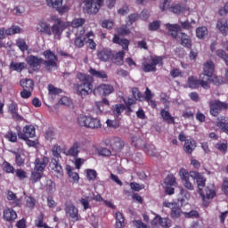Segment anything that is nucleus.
<instances>
[{"mask_svg":"<svg viewBox=\"0 0 228 228\" xmlns=\"http://www.w3.org/2000/svg\"><path fill=\"white\" fill-rule=\"evenodd\" d=\"M83 3V10L85 13H88V15H95L99 13L101 10V6L104 4V0H82Z\"/></svg>","mask_w":228,"mask_h":228,"instance_id":"20e7f679","label":"nucleus"},{"mask_svg":"<svg viewBox=\"0 0 228 228\" xmlns=\"http://www.w3.org/2000/svg\"><path fill=\"white\" fill-rule=\"evenodd\" d=\"M124 110H126L124 104H117L112 108L113 113L116 115V117H118V115H120Z\"/></svg>","mask_w":228,"mask_h":228,"instance_id":"680f3d73","label":"nucleus"},{"mask_svg":"<svg viewBox=\"0 0 228 228\" xmlns=\"http://www.w3.org/2000/svg\"><path fill=\"white\" fill-rule=\"evenodd\" d=\"M101 120L99 118H93L90 116L89 118V124L87 128L89 129H100L101 127Z\"/></svg>","mask_w":228,"mask_h":228,"instance_id":"72a5a7b5","label":"nucleus"},{"mask_svg":"<svg viewBox=\"0 0 228 228\" xmlns=\"http://www.w3.org/2000/svg\"><path fill=\"white\" fill-rule=\"evenodd\" d=\"M59 104L62 106H72V100L67 96H63L60 99Z\"/></svg>","mask_w":228,"mask_h":228,"instance_id":"e2e57ef3","label":"nucleus"},{"mask_svg":"<svg viewBox=\"0 0 228 228\" xmlns=\"http://www.w3.org/2000/svg\"><path fill=\"white\" fill-rule=\"evenodd\" d=\"M126 55V53L124 51H119L116 53L112 56V61L116 63V65H124V56Z\"/></svg>","mask_w":228,"mask_h":228,"instance_id":"c85d7f7f","label":"nucleus"},{"mask_svg":"<svg viewBox=\"0 0 228 228\" xmlns=\"http://www.w3.org/2000/svg\"><path fill=\"white\" fill-rule=\"evenodd\" d=\"M203 77L209 79V86H211V77L215 73V63L211 61H208L203 66Z\"/></svg>","mask_w":228,"mask_h":228,"instance_id":"6ab92c4d","label":"nucleus"},{"mask_svg":"<svg viewBox=\"0 0 228 228\" xmlns=\"http://www.w3.org/2000/svg\"><path fill=\"white\" fill-rule=\"evenodd\" d=\"M37 134L35 126L33 125L25 126L22 131L18 132V138L20 140H29V138H35Z\"/></svg>","mask_w":228,"mask_h":228,"instance_id":"ddd939ff","label":"nucleus"},{"mask_svg":"<svg viewBox=\"0 0 228 228\" xmlns=\"http://www.w3.org/2000/svg\"><path fill=\"white\" fill-rule=\"evenodd\" d=\"M20 85L22 86L23 90H33V80L29 78L20 80Z\"/></svg>","mask_w":228,"mask_h":228,"instance_id":"4c0bfd02","label":"nucleus"},{"mask_svg":"<svg viewBox=\"0 0 228 228\" xmlns=\"http://www.w3.org/2000/svg\"><path fill=\"white\" fill-rule=\"evenodd\" d=\"M96 107V115H102V113H106L110 110V105H104V103L101 102H95Z\"/></svg>","mask_w":228,"mask_h":228,"instance_id":"2f4dec72","label":"nucleus"},{"mask_svg":"<svg viewBox=\"0 0 228 228\" xmlns=\"http://www.w3.org/2000/svg\"><path fill=\"white\" fill-rule=\"evenodd\" d=\"M46 4L49 8L56 10L60 15H64L70 10L69 4H63V0H46Z\"/></svg>","mask_w":228,"mask_h":228,"instance_id":"6e6552de","label":"nucleus"},{"mask_svg":"<svg viewBox=\"0 0 228 228\" xmlns=\"http://www.w3.org/2000/svg\"><path fill=\"white\" fill-rule=\"evenodd\" d=\"M5 138L9 141V142H17V134L12 132V131H9L7 132V134H5Z\"/></svg>","mask_w":228,"mask_h":228,"instance_id":"0e129e2a","label":"nucleus"},{"mask_svg":"<svg viewBox=\"0 0 228 228\" xmlns=\"http://www.w3.org/2000/svg\"><path fill=\"white\" fill-rule=\"evenodd\" d=\"M90 117L85 114H80L77 118V124L81 126V127H88V124H90Z\"/></svg>","mask_w":228,"mask_h":228,"instance_id":"7c9ffc66","label":"nucleus"},{"mask_svg":"<svg viewBox=\"0 0 228 228\" xmlns=\"http://www.w3.org/2000/svg\"><path fill=\"white\" fill-rule=\"evenodd\" d=\"M97 56L101 61H110L111 56H113V52L110 48H103L97 52Z\"/></svg>","mask_w":228,"mask_h":228,"instance_id":"5701e85b","label":"nucleus"},{"mask_svg":"<svg viewBox=\"0 0 228 228\" xmlns=\"http://www.w3.org/2000/svg\"><path fill=\"white\" fill-rule=\"evenodd\" d=\"M80 150L81 143L76 142L67 151H64V154H66V156H72L73 158H77V156H79V152H81Z\"/></svg>","mask_w":228,"mask_h":228,"instance_id":"b1692460","label":"nucleus"},{"mask_svg":"<svg viewBox=\"0 0 228 228\" xmlns=\"http://www.w3.org/2000/svg\"><path fill=\"white\" fill-rule=\"evenodd\" d=\"M171 12L173 13H175L176 15H185L188 16L191 13V12H193L192 9H191L190 7H183L179 4H175L171 6Z\"/></svg>","mask_w":228,"mask_h":228,"instance_id":"aec40b11","label":"nucleus"},{"mask_svg":"<svg viewBox=\"0 0 228 228\" xmlns=\"http://www.w3.org/2000/svg\"><path fill=\"white\" fill-rule=\"evenodd\" d=\"M27 65L25 62H12L10 64V69L15 70L16 72H22L26 69Z\"/></svg>","mask_w":228,"mask_h":228,"instance_id":"e433bc0d","label":"nucleus"},{"mask_svg":"<svg viewBox=\"0 0 228 228\" xmlns=\"http://www.w3.org/2000/svg\"><path fill=\"white\" fill-rule=\"evenodd\" d=\"M197 149V142L192 139H187L183 145V151L186 154H191Z\"/></svg>","mask_w":228,"mask_h":228,"instance_id":"393cba45","label":"nucleus"},{"mask_svg":"<svg viewBox=\"0 0 228 228\" xmlns=\"http://www.w3.org/2000/svg\"><path fill=\"white\" fill-rule=\"evenodd\" d=\"M99 156H111V151L108 150V148L102 147H94Z\"/></svg>","mask_w":228,"mask_h":228,"instance_id":"3c124183","label":"nucleus"},{"mask_svg":"<svg viewBox=\"0 0 228 228\" xmlns=\"http://www.w3.org/2000/svg\"><path fill=\"white\" fill-rule=\"evenodd\" d=\"M42 179V172L34 169L30 175L31 183H38Z\"/></svg>","mask_w":228,"mask_h":228,"instance_id":"c03bdc74","label":"nucleus"},{"mask_svg":"<svg viewBox=\"0 0 228 228\" xmlns=\"http://www.w3.org/2000/svg\"><path fill=\"white\" fill-rule=\"evenodd\" d=\"M47 163H49V158L47 157L36 159L34 170L41 173L44 172V170H45V167H47Z\"/></svg>","mask_w":228,"mask_h":228,"instance_id":"4be33fe9","label":"nucleus"},{"mask_svg":"<svg viewBox=\"0 0 228 228\" xmlns=\"http://www.w3.org/2000/svg\"><path fill=\"white\" fill-rule=\"evenodd\" d=\"M156 65H163V58L158 56H150L142 63V69L144 72H156Z\"/></svg>","mask_w":228,"mask_h":228,"instance_id":"39448f33","label":"nucleus"},{"mask_svg":"<svg viewBox=\"0 0 228 228\" xmlns=\"http://www.w3.org/2000/svg\"><path fill=\"white\" fill-rule=\"evenodd\" d=\"M160 115L163 120H165V122H167V124H174V117L170 115V112H168L167 110H162L160 112Z\"/></svg>","mask_w":228,"mask_h":228,"instance_id":"79ce46f5","label":"nucleus"},{"mask_svg":"<svg viewBox=\"0 0 228 228\" xmlns=\"http://www.w3.org/2000/svg\"><path fill=\"white\" fill-rule=\"evenodd\" d=\"M43 56L46 59L44 61V65L47 70H53V69H58V57L51 50H46L43 53Z\"/></svg>","mask_w":228,"mask_h":228,"instance_id":"423d86ee","label":"nucleus"},{"mask_svg":"<svg viewBox=\"0 0 228 228\" xmlns=\"http://www.w3.org/2000/svg\"><path fill=\"white\" fill-rule=\"evenodd\" d=\"M25 61H27L28 65L29 66L32 70H40V67L42 63H44V60L42 58H38L35 55H28Z\"/></svg>","mask_w":228,"mask_h":228,"instance_id":"dca6fc26","label":"nucleus"},{"mask_svg":"<svg viewBox=\"0 0 228 228\" xmlns=\"http://www.w3.org/2000/svg\"><path fill=\"white\" fill-rule=\"evenodd\" d=\"M22 29L19 26H12L7 29H5V36H12V35H17L18 33H20Z\"/></svg>","mask_w":228,"mask_h":228,"instance_id":"09e8293b","label":"nucleus"},{"mask_svg":"<svg viewBox=\"0 0 228 228\" xmlns=\"http://www.w3.org/2000/svg\"><path fill=\"white\" fill-rule=\"evenodd\" d=\"M45 188L49 193H53V191H56V183L53 180H46Z\"/></svg>","mask_w":228,"mask_h":228,"instance_id":"13d9d810","label":"nucleus"},{"mask_svg":"<svg viewBox=\"0 0 228 228\" xmlns=\"http://www.w3.org/2000/svg\"><path fill=\"white\" fill-rule=\"evenodd\" d=\"M216 54L219 58H222L225 61L226 65H228V56L225 54V52L224 50H221V49L217 50L216 52Z\"/></svg>","mask_w":228,"mask_h":228,"instance_id":"774afa93","label":"nucleus"},{"mask_svg":"<svg viewBox=\"0 0 228 228\" xmlns=\"http://www.w3.org/2000/svg\"><path fill=\"white\" fill-rule=\"evenodd\" d=\"M83 35H85V28H82L80 30L79 35L77 36V38L75 40V45L76 47L81 48L85 45V37H83Z\"/></svg>","mask_w":228,"mask_h":228,"instance_id":"f704fd0d","label":"nucleus"},{"mask_svg":"<svg viewBox=\"0 0 228 228\" xmlns=\"http://www.w3.org/2000/svg\"><path fill=\"white\" fill-rule=\"evenodd\" d=\"M167 29H168L169 34L173 38H177L179 37V31H181V26L179 24H166Z\"/></svg>","mask_w":228,"mask_h":228,"instance_id":"a878e982","label":"nucleus"},{"mask_svg":"<svg viewBox=\"0 0 228 228\" xmlns=\"http://www.w3.org/2000/svg\"><path fill=\"white\" fill-rule=\"evenodd\" d=\"M60 146L55 145L52 149L53 159H52V161L50 163V168L55 172L56 176L58 179H61L63 177V168L61 167V165H60V160L58 158H60Z\"/></svg>","mask_w":228,"mask_h":228,"instance_id":"f03ea898","label":"nucleus"},{"mask_svg":"<svg viewBox=\"0 0 228 228\" xmlns=\"http://www.w3.org/2000/svg\"><path fill=\"white\" fill-rule=\"evenodd\" d=\"M217 126L219 127V129H220L223 133H225L226 134H228V123H227V122L219 121V122L217 123Z\"/></svg>","mask_w":228,"mask_h":228,"instance_id":"338daca9","label":"nucleus"},{"mask_svg":"<svg viewBox=\"0 0 228 228\" xmlns=\"http://www.w3.org/2000/svg\"><path fill=\"white\" fill-rule=\"evenodd\" d=\"M191 179L196 182V184L198 186V193H202V190L206 186V176L202 175V173L191 171Z\"/></svg>","mask_w":228,"mask_h":228,"instance_id":"4468645a","label":"nucleus"},{"mask_svg":"<svg viewBox=\"0 0 228 228\" xmlns=\"http://www.w3.org/2000/svg\"><path fill=\"white\" fill-rule=\"evenodd\" d=\"M85 22H86L85 19L77 18V19H74L71 22H69V26H71V28H81V26H83Z\"/></svg>","mask_w":228,"mask_h":228,"instance_id":"de8ad7c7","label":"nucleus"},{"mask_svg":"<svg viewBox=\"0 0 228 228\" xmlns=\"http://www.w3.org/2000/svg\"><path fill=\"white\" fill-rule=\"evenodd\" d=\"M181 215H184V212L181 210V208H179V205L175 206L173 209L171 210V217L172 218H179Z\"/></svg>","mask_w":228,"mask_h":228,"instance_id":"a18cd8bd","label":"nucleus"},{"mask_svg":"<svg viewBox=\"0 0 228 228\" xmlns=\"http://www.w3.org/2000/svg\"><path fill=\"white\" fill-rule=\"evenodd\" d=\"M208 104L210 106V115L213 117H218V113L222 110H227L228 108V103L220 100H211Z\"/></svg>","mask_w":228,"mask_h":228,"instance_id":"1a4fd4ad","label":"nucleus"},{"mask_svg":"<svg viewBox=\"0 0 228 228\" xmlns=\"http://www.w3.org/2000/svg\"><path fill=\"white\" fill-rule=\"evenodd\" d=\"M172 221L168 217L162 218L159 216H156L151 222L152 228H160V227H170Z\"/></svg>","mask_w":228,"mask_h":228,"instance_id":"a211bd4d","label":"nucleus"},{"mask_svg":"<svg viewBox=\"0 0 228 228\" xmlns=\"http://www.w3.org/2000/svg\"><path fill=\"white\" fill-rule=\"evenodd\" d=\"M210 81H212L214 85L217 86L224 85L225 83V80L223 77H218L215 75H212V77H210Z\"/></svg>","mask_w":228,"mask_h":228,"instance_id":"bf43d9fd","label":"nucleus"},{"mask_svg":"<svg viewBox=\"0 0 228 228\" xmlns=\"http://www.w3.org/2000/svg\"><path fill=\"white\" fill-rule=\"evenodd\" d=\"M124 215L121 212L116 213V228H124Z\"/></svg>","mask_w":228,"mask_h":228,"instance_id":"37998d69","label":"nucleus"},{"mask_svg":"<svg viewBox=\"0 0 228 228\" xmlns=\"http://www.w3.org/2000/svg\"><path fill=\"white\" fill-rule=\"evenodd\" d=\"M179 175L183 186H184L186 190L193 191V190H195V185L191 183V171L188 172V170L182 168L179 171Z\"/></svg>","mask_w":228,"mask_h":228,"instance_id":"0eeeda50","label":"nucleus"},{"mask_svg":"<svg viewBox=\"0 0 228 228\" xmlns=\"http://www.w3.org/2000/svg\"><path fill=\"white\" fill-rule=\"evenodd\" d=\"M101 26L104 28V29H113V28H115V22L112 20H103Z\"/></svg>","mask_w":228,"mask_h":228,"instance_id":"864d4df0","label":"nucleus"},{"mask_svg":"<svg viewBox=\"0 0 228 228\" xmlns=\"http://www.w3.org/2000/svg\"><path fill=\"white\" fill-rule=\"evenodd\" d=\"M162 186L167 195H174L175 191V186H177V182L175 181V176L174 175H168L162 183Z\"/></svg>","mask_w":228,"mask_h":228,"instance_id":"9d476101","label":"nucleus"},{"mask_svg":"<svg viewBox=\"0 0 228 228\" xmlns=\"http://www.w3.org/2000/svg\"><path fill=\"white\" fill-rule=\"evenodd\" d=\"M115 89L113 88V86L110 84H101L97 86L94 89V95H110V94H113Z\"/></svg>","mask_w":228,"mask_h":228,"instance_id":"2eb2a0df","label":"nucleus"},{"mask_svg":"<svg viewBox=\"0 0 228 228\" xmlns=\"http://www.w3.org/2000/svg\"><path fill=\"white\" fill-rule=\"evenodd\" d=\"M216 149L219 150L220 152L225 154L227 152V142H218L216 144Z\"/></svg>","mask_w":228,"mask_h":228,"instance_id":"69168bd1","label":"nucleus"},{"mask_svg":"<svg viewBox=\"0 0 228 228\" xmlns=\"http://www.w3.org/2000/svg\"><path fill=\"white\" fill-rule=\"evenodd\" d=\"M66 215L69 217V220H72V222H77L79 220V212L77 210V208L74 206L72 203H68L66 205Z\"/></svg>","mask_w":228,"mask_h":228,"instance_id":"f3484780","label":"nucleus"},{"mask_svg":"<svg viewBox=\"0 0 228 228\" xmlns=\"http://www.w3.org/2000/svg\"><path fill=\"white\" fill-rule=\"evenodd\" d=\"M89 73L91 74V76H94V77H99V79H106L108 77L106 72L102 70L94 69L93 68L89 69Z\"/></svg>","mask_w":228,"mask_h":228,"instance_id":"c9c22d12","label":"nucleus"},{"mask_svg":"<svg viewBox=\"0 0 228 228\" xmlns=\"http://www.w3.org/2000/svg\"><path fill=\"white\" fill-rule=\"evenodd\" d=\"M106 124L107 127H110L111 129H118V127H120V123L117 119H107Z\"/></svg>","mask_w":228,"mask_h":228,"instance_id":"6e6d98bb","label":"nucleus"},{"mask_svg":"<svg viewBox=\"0 0 228 228\" xmlns=\"http://www.w3.org/2000/svg\"><path fill=\"white\" fill-rule=\"evenodd\" d=\"M37 203V200L35 198L31 196H26L25 197V206L26 208H28L29 209H33L35 208V204Z\"/></svg>","mask_w":228,"mask_h":228,"instance_id":"8fccbe9b","label":"nucleus"},{"mask_svg":"<svg viewBox=\"0 0 228 228\" xmlns=\"http://www.w3.org/2000/svg\"><path fill=\"white\" fill-rule=\"evenodd\" d=\"M9 111L12 113L13 118H15L16 120H20V116L17 114V104L11 103L9 105Z\"/></svg>","mask_w":228,"mask_h":228,"instance_id":"5fc2aeb1","label":"nucleus"},{"mask_svg":"<svg viewBox=\"0 0 228 228\" xmlns=\"http://www.w3.org/2000/svg\"><path fill=\"white\" fill-rule=\"evenodd\" d=\"M86 161V159L75 157L73 163H74L77 170H80L81 167H83V165H85Z\"/></svg>","mask_w":228,"mask_h":228,"instance_id":"4d7b16f0","label":"nucleus"},{"mask_svg":"<svg viewBox=\"0 0 228 228\" xmlns=\"http://www.w3.org/2000/svg\"><path fill=\"white\" fill-rule=\"evenodd\" d=\"M113 43L114 44H118V45H121V47L125 51H127L129 49V40L120 39V37H118V36H117V35H114Z\"/></svg>","mask_w":228,"mask_h":228,"instance_id":"cd10ccee","label":"nucleus"},{"mask_svg":"<svg viewBox=\"0 0 228 228\" xmlns=\"http://www.w3.org/2000/svg\"><path fill=\"white\" fill-rule=\"evenodd\" d=\"M16 45L19 47V49L22 51V53H24V51H28V45L26 44V41L24 39H17Z\"/></svg>","mask_w":228,"mask_h":228,"instance_id":"052dcab7","label":"nucleus"},{"mask_svg":"<svg viewBox=\"0 0 228 228\" xmlns=\"http://www.w3.org/2000/svg\"><path fill=\"white\" fill-rule=\"evenodd\" d=\"M70 26V22H61L59 24H53L52 26V35H53V38L55 40H61V35H63V31L67 29Z\"/></svg>","mask_w":228,"mask_h":228,"instance_id":"9b49d317","label":"nucleus"},{"mask_svg":"<svg viewBox=\"0 0 228 228\" xmlns=\"http://www.w3.org/2000/svg\"><path fill=\"white\" fill-rule=\"evenodd\" d=\"M200 86L204 88V90H208L210 88L209 86V78H206V77L200 76V79L197 77H189L187 79V84L185 88H191L192 90H197Z\"/></svg>","mask_w":228,"mask_h":228,"instance_id":"7ed1b4c3","label":"nucleus"},{"mask_svg":"<svg viewBox=\"0 0 228 228\" xmlns=\"http://www.w3.org/2000/svg\"><path fill=\"white\" fill-rule=\"evenodd\" d=\"M12 152L15 156L16 165H18V167H22V165H24V160L20 157V154H22V150L20 149L18 151H12Z\"/></svg>","mask_w":228,"mask_h":228,"instance_id":"a19ab883","label":"nucleus"},{"mask_svg":"<svg viewBox=\"0 0 228 228\" xmlns=\"http://www.w3.org/2000/svg\"><path fill=\"white\" fill-rule=\"evenodd\" d=\"M176 40L183 45V47H186L187 49L191 47V37L187 34L180 33L176 37Z\"/></svg>","mask_w":228,"mask_h":228,"instance_id":"412c9836","label":"nucleus"},{"mask_svg":"<svg viewBox=\"0 0 228 228\" xmlns=\"http://www.w3.org/2000/svg\"><path fill=\"white\" fill-rule=\"evenodd\" d=\"M196 37L197 38H200V40H202V38H205L208 37V28L206 27H199L196 28Z\"/></svg>","mask_w":228,"mask_h":228,"instance_id":"58836bf2","label":"nucleus"},{"mask_svg":"<svg viewBox=\"0 0 228 228\" xmlns=\"http://www.w3.org/2000/svg\"><path fill=\"white\" fill-rule=\"evenodd\" d=\"M87 181H95L97 179V171L95 169L87 168L85 170Z\"/></svg>","mask_w":228,"mask_h":228,"instance_id":"ea45409f","label":"nucleus"},{"mask_svg":"<svg viewBox=\"0 0 228 228\" xmlns=\"http://www.w3.org/2000/svg\"><path fill=\"white\" fill-rule=\"evenodd\" d=\"M216 28L224 37L228 35V23L226 20H219L216 23Z\"/></svg>","mask_w":228,"mask_h":228,"instance_id":"bb28decb","label":"nucleus"},{"mask_svg":"<svg viewBox=\"0 0 228 228\" xmlns=\"http://www.w3.org/2000/svg\"><path fill=\"white\" fill-rule=\"evenodd\" d=\"M2 168L4 172H6V174H14L15 172V167H13V166H12L8 161L3 162Z\"/></svg>","mask_w":228,"mask_h":228,"instance_id":"49530a36","label":"nucleus"},{"mask_svg":"<svg viewBox=\"0 0 228 228\" xmlns=\"http://www.w3.org/2000/svg\"><path fill=\"white\" fill-rule=\"evenodd\" d=\"M4 218L7 222H12V220H15L17 218V212L13 209H5L4 211Z\"/></svg>","mask_w":228,"mask_h":228,"instance_id":"c756f323","label":"nucleus"},{"mask_svg":"<svg viewBox=\"0 0 228 228\" xmlns=\"http://www.w3.org/2000/svg\"><path fill=\"white\" fill-rule=\"evenodd\" d=\"M37 31H39V33H45V35H47L48 37H51V35H53L49 25L44 22L39 24V26L37 27Z\"/></svg>","mask_w":228,"mask_h":228,"instance_id":"473e14b6","label":"nucleus"},{"mask_svg":"<svg viewBox=\"0 0 228 228\" xmlns=\"http://www.w3.org/2000/svg\"><path fill=\"white\" fill-rule=\"evenodd\" d=\"M111 145L116 150H120L124 147V141L120 140V138L116 137L112 140Z\"/></svg>","mask_w":228,"mask_h":228,"instance_id":"603ef678","label":"nucleus"},{"mask_svg":"<svg viewBox=\"0 0 228 228\" xmlns=\"http://www.w3.org/2000/svg\"><path fill=\"white\" fill-rule=\"evenodd\" d=\"M77 79L81 82V84L74 85V91L80 97H85L91 94L92 89L94 88V77L90 75H86L85 73H77Z\"/></svg>","mask_w":228,"mask_h":228,"instance_id":"f257e3e1","label":"nucleus"},{"mask_svg":"<svg viewBox=\"0 0 228 228\" xmlns=\"http://www.w3.org/2000/svg\"><path fill=\"white\" fill-rule=\"evenodd\" d=\"M198 193H200L205 206H208V200H211L216 196V187L214 184H210L206 187L205 193L202 191V189L201 192Z\"/></svg>","mask_w":228,"mask_h":228,"instance_id":"f8f14e48","label":"nucleus"}]
</instances>
